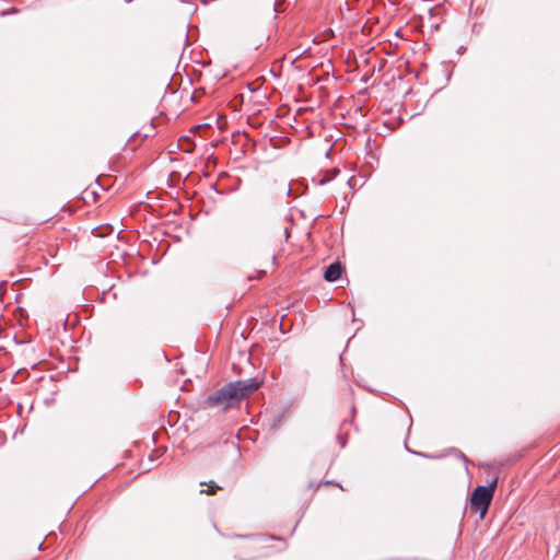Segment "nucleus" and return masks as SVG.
Returning a JSON list of instances; mask_svg holds the SVG:
<instances>
[{"mask_svg":"<svg viewBox=\"0 0 560 560\" xmlns=\"http://www.w3.org/2000/svg\"><path fill=\"white\" fill-rule=\"evenodd\" d=\"M341 264L336 261L330 264L324 272V279L328 282L337 281L341 276Z\"/></svg>","mask_w":560,"mask_h":560,"instance_id":"nucleus-3","label":"nucleus"},{"mask_svg":"<svg viewBox=\"0 0 560 560\" xmlns=\"http://www.w3.org/2000/svg\"><path fill=\"white\" fill-rule=\"evenodd\" d=\"M215 489H220L213 481L210 482L209 488L207 490H201L200 493L213 494Z\"/></svg>","mask_w":560,"mask_h":560,"instance_id":"nucleus-5","label":"nucleus"},{"mask_svg":"<svg viewBox=\"0 0 560 560\" xmlns=\"http://www.w3.org/2000/svg\"><path fill=\"white\" fill-rule=\"evenodd\" d=\"M497 486V479H494L489 486H478L475 488L470 499V505L475 510L480 511V517L482 518L493 498V492Z\"/></svg>","mask_w":560,"mask_h":560,"instance_id":"nucleus-2","label":"nucleus"},{"mask_svg":"<svg viewBox=\"0 0 560 560\" xmlns=\"http://www.w3.org/2000/svg\"><path fill=\"white\" fill-rule=\"evenodd\" d=\"M259 385L255 378L231 382L209 395L205 400V406L226 410L258 389Z\"/></svg>","mask_w":560,"mask_h":560,"instance_id":"nucleus-1","label":"nucleus"},{"mask_svg":"<svg viewBox=\"0 0 560 560\" xmlns=\"http://www.w3.org/2000/svg\"><path fill=\"white\" fill-rule=\"evenodd\" d=\"M339 173L338 170H332L330 172H327L319 180H318V184L319 185H325L327 183H329L330 180H332V178Z\"/></svg>","mask_w":560,"mask_h":560,"instance_id":"nucleus-4","label":"nucleus"}]
</instances>
